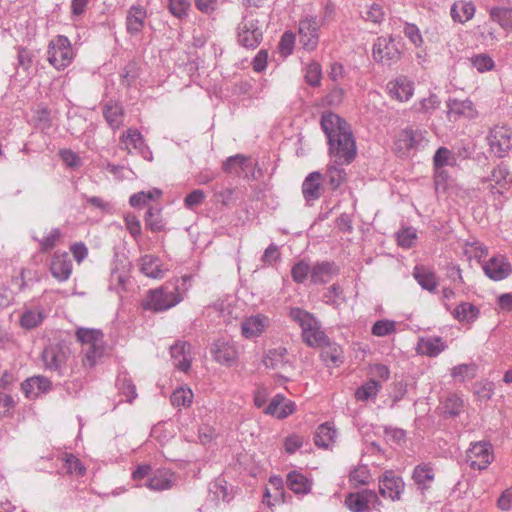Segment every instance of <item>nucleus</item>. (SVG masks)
Segmentation results:
<instances>
[{"label":"nucleus","instance_id":"obj_1","mask_svg":"<svg viewBox=\"0 0 512 512\" xmlns=\"http://www.w3.org/2000/svg\"><path fill=\"white\" fill-rule=\"evenodd\" d=\"M320 124L328 139L329 154L334 161L328 165L326 177L331 188L336 190L346 178L342 166L350 164L356 156V143L350 125L339 115L333 112L323 113Z\"/></svg>","mask_w":512,"mask_h":512},{"label":"nucleus","instance_id":"obj_2","mask_svg":"<svg viewBox=\"0 0 512 512\" xmlns=\"http://www.w3.org/2000/svg\"><path fill=\"white\" fill-rule=\"evenodd\" d=\"M289 315L301 327L303 341L308 346H323L327 343V335L321 329L320 322L313 314L301 308H292Z\"/></svg>","mask_w":512,"mask_h":512},{"label":"nucleus","instance_id":"obj_3","mask_svg":"<svg viewBox=\"0 0 512 512\" xmlns=\"http://www.w3.org/2000/svg\"><path fill=\"white\" fill-rule=\"evenodd\" d=\"M75 57L72 45L68 37L57 35L48 45L47 60L57 70L68 67Z\"/></svg>","mask_w":512,"mask_h":512},{"label":"nucleus","instance_id":"obj_4","mask_svg":"<svg viewBox=\"0 0 512 512\" xmlns=\"http://www.w3.org/2000/svg\"><path fill=\"white\" fill-rule=\"evenodd\" d=\"M181 301L182 297L178 291V287L176 285L166 284L158 289L149 291L144 308L156 312L164 311L176 306Z\"/></svg>","mask_w":512,"mask_h":512},{"label":"nucleus","instance_id":"obj_5","mask_svg":"<svg viewBox=\"0 0 512 512\" xmlns=\"http://www.w3.org/2000/svg\"><path fill=\"white\" fill-rule=\"evenodd\" d=\"M263 33L259 20L252 14L246 13L237 27V41L245 48H256L262 41Z\"/></svg>","mask_w":512,"mask_h":512},{"label":"nucleus","instance_id":"obj_6","mask_svg":"<svg viewBox=\"0 0 512 512\" xmlns=\"http://www.w3.org/2000/svg\"><path fill=\"white\" fill-rule=\"evenodd\" d=\"M69 356L70 349L64 342H51L42 352V361L46 369L62 375Z\"/></svg>","mask_w":512,"mask_h":512},{"label":"nucleus","instance_id":"obj_7","mask_svg":"<svg viewBox=\"0 0 512 512\" xmlns=\"http://www.w3.org/2000/svg\"><path fill=\"white\" fill-rule=\"evenodd\" d=\"M77 339L85 345V356L90 366L96 364V359L103 353V333L96 329L79 328Z\"/></svg>","mask_w":512,"mask_h":512},{"label":"nucleus","instance_id":"obj_8","mask_svg":"<svg viewBox=\"0 0 512 512\" xmlns=\"http://www.w3.org/2000/svg\"><path fill=\"white\" fill-rule=\"evenodd\" d=\"M487 141L491 153L503 158L512 149V130L505 126H495L490 129Z\"/></svg>","mask_w":512,"mask_h":512},{"label":"nucleus","instance_id":"obj_9","mask_svg":"<svg viewBox=\"0 0 512 512\" xmlns=\"http://www.w3.org/2000/svg\"><path fill=\"white\" fill-rule=\"evenodd\" d=\"M493 460V447L488 442L472 443L466 453V461L472 469L485 470Z\"/></svg>","mask_w":512,"mask_h":512},{"label":"nucleus","instance_id":"obj_10","mask_svg":"<svg viewBox=\"0 0 512 512\" xmlns=\"http://www.w3.org/2000/svg\"><path fill=\"white\" fill-rule=\"evenodd\" d=\"M372 54L375 61L385 65H391L400 58V52L391 36L378 37L374 42Z\"/></svg>","mask_w":512,"mask_h":512},{"label":"nucleus","instance_id":"obj_11","mask_svg":"<svg viewBox=\"0 0 512 512\" xmlns=\"http://www.w3.org/2000/svg\"><path fill=\"white\" fill-rule=\"evenodd\" d=\"M428 142L426 130L407 127L398 135L396 145L401 150H419L423 149Z\"/></svg>","mask_w":512,"mask_h":512},{"label":"nucleus","instance_id":"obj_12","mask_svg":"<svg viewBox=\"0 0 512 512\" xmlns=\"http://www.w3.org/2000/svg\"><path fill=\"white\" fill-rule=\"evenodd\" d=\"M319 23L315 17L307 16L299 23V42L304 49L314 50L319 41Z\"/></svg>","mask_w":512,"mask_h":512},{"label":"nucleus","instance_id":"obj_13","mask_svg":"<svg viewBox=\"0 0 512 512\" xmlns=\"http://www.w3.org/2000/svg\"><path fill=\"white\" fill-rule=\"evenodd\" d=\"M270 325V319L264 314L246 317L241 322V335L247 340L260 337Z\"/></svg>","mask_w":512,"mask_h":512},{"label":"nucleus","instance_id":"obj_14","mask_svg":"<svg viewBox=\"0 0 512 512\" xmlns=\"http://www.w3.org/2000/svg\"><path fill=\"white\" fill-rule=\"evenodd\" d=\"M404 482L400 476H397L392 471H386L379 480V492L392 501L400 499L404 491Z\"/></svg>","mask_w":512,"mask_h":512},{"label":"nucleus","instance_id":"obj_15","mask_svg":"<svg viewBox=\"0 0 512 512\" xmlns=\"http://www.w3.org/2000/svg\"><path fill=\"white\" fill-rule=\"evenodd\" d=\"M483 270L488 278L494 281H501L511 274L512 267L505 256L497 255L490 258L483 265Z\"/></svg>","mask_w":512,"mask_h":512},{"label":"nucleus","instance_id":"obj_16","mask_svg":"<svg viewBox=\"0 0 512 512\" xmlns=\"http://www.w3.org/2000/svg\"><path fill=\"white\" fill-rule=\"evenodd\" d=\"M339 266L333 261H317L311 266L310 281L314 285L328 283L339 274Z\"/></svg>","mask_w":512,"mask_h":512},{"label":"nucleus","instance_id":"obj_17","mask_svg":"<svg viewBox=\"0 0 512 512\" xmlns=\"http://www.w3.org/2000/svg\"><path fill=\"white\" fill-rule=\"evenodd\" d=\"M211 353L216 362L227 366L235 363L238 357L234 344L224 339H219L212 344Z\"/></svg>","mask_w":512,"mask_h":512},{"label":"nucleus","instance_id":"obj_18","mask_svg":"<svg viewBox=\"0 0 512 512\" xmlns=\"http://www.w3.org/2000/svg\"><path fill=\"white\" fill-rule=\"evenodd\" d=\"M176 475L168 469H158L146 483L145 487L155 492H162L171 489L176 483Z\"/></svg>","mask_w":512,"mask_h":512},{"label":"nucleus","instance_id":"obj_19","mask_svg":"<svg viewBox=\"0 0 512 512\" xmlns=\"http://www.w3.org/2000/svg\"><path fill=\"white\" fill-rule=\"evenodd\" d=\"M171 358L173 365L183 371L187 372L191 367L192 354L191 345L185 341H177L170 348Z\"/></svg>","mask_w":512,"mask_h":512},{"label":"nucleus","instance_id":"obj_20","mask_svg":"<svg viewBox=\"0 0 512 512\" xmlns=\"http://www.w3.org/2000/svg\"><path fill=\"white\" fill-rule=\"evenodd\" d=\"M121 142L125 145L129 153L134 149L143 158L151 160V151L145 144L142 134L137 129H128L122 135Z\"/></svg>","mask_w":512,"mask_h":512},{"label":"nucleus","instance_id":"obj_21","mask_svg":"<svg viewBox=\"0 0 512 512\" xmlns=\"http://www.w3.org/2000/svg\"><path fill=\"white\" fill-rule=\"evenodd\" d=\"M147 18V9L140 5H132L126 15V30L130 35H138L142 32L145 20Z\"/></svg>","mask_w":512,"mask_h":512},{"label":"nucleus","instance_id":"obj_22","mask_svg":"<svg viewBox=\"0 0 512 512\" xmlns=\"http://www.w3.org/2000/svg\"><path fill=\"white\" fill-rule=\"evenodd\" d=\"M50 272L60 282L68 280L72 273V263L68 253L55 252L51 259Z\"/></svg>","mask_w":512,"mask_h":512},{"label":"nucleus","instance_id":"obj_23","mask_svg":"<svg viewBox=\"0 0 512 512\" xmlns=\"http://www.w3.org/2000/svg\"><path fill=\"white\" fill-rule=\"evenodd\" d=\"M390 96L398 101H408L414 93L413 82L404 76H400L387 84Z\"/></svg>","mask_w":512,"mask_h":512},{"label":"nucleus","instance_id":"obj_24","mask_svg":"<svg viewBox=\"0 0 512 512\" xmlns=\"http://www.w3.org/2000/svg\"><path fill=\"white\" fill-rule=\"evenodd\" d=\"M294 410L295 404L292 401L287 400L281 394H277L265 408L264 413L278 419H284L292 414Z\"/></svg>","mask_w":512,"mask_h":512},{"label":"nucleus","instance_id":"obj_25","mask_svg":"<svg viewBox=\"0 0 512 512\" xmlns=\"http://www.w3.org/2000/svg\"><path fill=\"white\" fill-rule=\"evenodd\" d=\"M322 174L320 172L310 173L302 184V194L307 202L318 200L321 196Z\"/></svg>","mask_w":512,"mask_h":512},{"label":"nucleus","instance_id":"obj_26","mask_svg":"<svg viewBox=\"0 0 512 512\" xmlns=\"http://www.w3.org/2000/svg\"><path fill=\"white\" fill-rule=\"evenodd\" d=\"M450 313L459 323L471 325L478 319L480 310L470 302H461Z\"/></svg>","mask_w":512,"mask_h":512},{"label":"nucleus","instance_id":"obj_27","mask_svg":"<svg viewBox=\"0 0 512 512\" xmlns=\"http://www.w3.org/2000/svg\"><path fill=\"white\" fill-rule=\"evenodd\" d=\"M50 388V380L43 376H34L21 383V389L27 398H36Z\"/></svg>","mask_w":512,"mask_h":512},{"label":"nucleus","instance_id":"obj_28","mask_svg":"<svg viewBox=\"0 0 512 512\" xmlns=\"http://www.w3.org/2000/svg\"><path fill=\"white\" fill-rule=\"evenodd\" d=\"M447 345L441 337L428 336L420 338L417 351L422 355L436 357L446 349Z\"/></svg>","mask_w":512,"mask_h":512},{"label":"nucleus","instance_id":"obj_29","mask_svg":"<svg viewBox=\"0 0 512 512\" xmlns=\"http://www.w3.org/2000/svg\"><path fill=\"white\" fill-rule=\"evenodd\" d=\"M433 162L436 173V182L438 183L439 178L445 180L447 177L442 168L445 166H454L456 164V157L446 147H440L433 157Z\"/></svg>","mask_w":512,"mask_h":512},{"label":"nucleus","instance_id":"obj_30","mask_svg":"<svg viewBox=\"0 0 512 512\" xmlns=\"http://www.w3.org/2000/svg\"><path fill=\"white\" fill-rule=\"evenodd\" d=\"M266 368L282 371L288 364L287 349L285 347H277L268 350L263 358Z\"/></svg>","mask_w":512,"mask_h":512},{"label":"nucleus","instance_id":"obj_31","mask_svg":"<svg viewBox=\"0 0 512 512\" xmlns=\"http://www.w3.org/2000/svg\"><path fill=\"white\" fill-rule=\"evenodd\" d=\"M251 159L245 157L243 155H234L229 157L226 162L223 164V170L230 174H235L237 176H242L245 174L247 177V170L252 168Z\"/></svg>","mask_w":512,"mask_h":512},{"label":"nucleus","instance_id":"obj_32","mask_svg":"<svg viewBox=\"0 0 512 512\" xmlns=\"http://www.w3.org/2000/svg\"><path fill=\"white\" fill-rule=\"evenodd\" d=\"M141 272L147 277L161 279L165 276L166 269L162 268L161 261L153 255H144L140 259Z\"/></svg>","mask_w":512,"mask_h":512},{"label":"nucleus","instance_id":"obj_33","mask_svg":"<svg viewBox=\"0 0 512 512\" xmlns=\"http://www.w3.org/2000/svg\"><path fill=\"white\" fill-rule=\"evenodd\" d=\"M450 14L455 22L465 23L473 18L475 6L471 1H456L451 6Z\"/></svg>","mask_w":512,"mask_h":512},{"label":"nucleus","instance_id":"obj_34","mask_svg":"<svg viewBox=\"0 0 512 512\" xmlns=\"http://www.w3.org/2000/svg\"><path fill=\"white\" fill-rule=\"evenodd\" d=\"M413 276L417 283L429 292H434L438 286L437 277L434 272L423 267L416 266L413 271Z\"/></svg>","mask_w":512,"mask_h":512},{"label":"nucleus","instance_id":"obj_35","mask_svg":"<svg viewBox=\"0 0 512 512\" xmlns=\"http://www.w3.org/2000/svg\"><path fill=\"white\" fill-rule=\"evenodd\" d=\"M335 438V428L331 425V423L326 422L318 426L315 432L314 442L316 446L327 449L331 444L334 443Z\"/></svg>","mask_w":512,"mask_h":512},{"label":"nucleus","instance_id":"obj_36","mask_svg":"<svg viewBox=\"0 0 512 512\" xmlns=\"http://www.w3.org/2000/svg\"><path fill=\"white\" fill-rule=\"evenodd\" d=\"M435 473L429 463L417 465L412 474L415 483L422 489L429 488L430 484L434 481Z\"/></svg>","mask_w":512,"mask_h":512},{"label":"nucleus","instance_id":"obj_37","mask_svg":"<svg viewBox=\"0 0 512 512\" xmlns=\"http://www.w3.org/2000/svg\"><path fill=\"white\" fill-rule=\"evenodd\" d=\"M103 115L112 129H118L123 122V108L116 102H110L105 105Z\"/></svg>","mask_w":512,"mask_h":512},{"label":"nucleus","instance_id":"obj_38","mask_svg":"<svg viewBox=\"0 0 512 512\" xmlns=\"http://www.w3.org/2000/svg\"><path fill=\"white\" fill-rule=\"evenodd\" d=\"M287 485L296 494H307L311 490L308 479L297 471L288 474Z\"/></svg>","mask_w":512,"mask_h":512},{"label":"nucleus","instance_id":"obj_39","mask_svg":"<svg viewBox=\"0 0 512 512\" xmlns=\"http://www.w3.org/2000/svg\"><path fill=\"white\" fill-rule=\"evenodd\" d=\"M45 315L41 307L35 309H27L23 312L20 318V324L26 329H33L42 323Z\"/></svg>","mask_w":512,"mask_h":512},{"label":"nucleus","instance_id":"obj_40","mask_svg":"<svg viewBox=\"0 0 512 512\" xmlns=\"http://www.w3.org/2000/svg\"><path fill=\"white\" fill-rule=\"evenodd\" d=\"M63 233L59 228H52L45 236L41 239L33 237L35 241L39 243L40 251L47 252L55 248L62 240Z\"/></svg>","mask_w":512,"mask_h":512},{"label":"nucleus","instance_id":"obj_41","mask_svg":"<svg viewBox=\"0 0 512 512\" xmlns=\"http://www.w3.org/2000/svg\"><path fill=\"white\" fill-rule=\"evenodd\" d=\"M491 20L498 23L503 29H512V8L493 7L489 11Z\"/></svg>","mask_w":512,"mask_h":512},{"label":"nucleus","instance_id":"obj_42","mask_svg":"<svg viewBox=\"0 0 512 512\" xmlns=\"http://www.w3.org/2000/svg\"><path fill=\"white\" fill-rule=\"evenodd\" d=\"M315 348H321V358L325 363L331 362L333 364H337L338 362H341V347L336 343H331L328 337L327 343L323 346H316Z\"/></svg>","mask_w":512,"mask_h":512},{"label":"nucleus","instance_id":"obj_43","mask_svg":"<svg viewBox=\"0 0 512 512\" xmlns=\"http://www.w3.org/2000/svg\"><path fill=\"white\" fill-rule=\"evenodd\" d=\"M448 107L451 112L466 117H472L475 111L473 102L469 99H449Z\"/></svg>","mask_w":512,"mask_h":512},{"label":"nucleus","instance_id":"obj_44","mask_svg":"<svg viewBox=\"0 0 512 512\" xmlns=\"http://www.w3.org/2000/svg\"><path fill=\"white\" fill-rule=\"evenodd\" d=\"M162 195L160 189L154 188L149 191H141L130 196L129 203L133 207L145 205L149 201L155 200Z\"/></svg>","mask_w":512,"mask_h":512},{"label":"nucleus","instance_id":"obj_45","mask_svg":"<svg viewBox=\"0 0 512 512\" xmlns=\"http://www.w3.org/2000/svg\"><path fill=\"white\" fill-rule=\"evenodd\" d=\"M311 266L307 261L300 260L296 262L291 269V277L297 284H303L308 276H311Z\"/></svg>","mask_w":512,"mask_h":512},{"label":"nucleus","instance_id":"obj_46","mask_svg":"<svg viewBox=\"0 0 512 512\" xmlns=\"http://www.w3.org/2000/svg\"><path fill=\"white\" fill-rule=\"evenodd\" d=\"M145 224L152 232H160L164 229L165 223L160 210L150 207L145 216Z\"/></svg>","mask_w":512,"mask_h":512},{"label":"nucleus","instance_id":"obj_47","mask_svg":"<svg viewBox=\"0 0 512 512\" xmlns=\"http://www.w3.org/2000/svg\"><path fill=\"white\" fill-rule=\"evenodd\" d=\"M116 385L119 391L126 397V401L132 403L137 397L136 387L132 380L126 375H120L117 377Z\"/></svg>","mask_w":512,"mask_h":512},{"label":"nucleus","instance_id":"obj_48","mask_svg":"<svg viewBox=\"0 0 512 512\" xmlns=\"http://www.w3.org/2000/svg\"><path fill=\"white\" fill-rule=\"evenodd\" d=\"M396 332V322L389 319H381L376 321L372 328L371 333L377 337H385L392 335Z\"/></svg>","mask_w":512,"mask_h":512},{"label":"nucleus","instance_id":"obj_49","mask_svg":"<svg viewBox=\"0 0 512 512\" xmlns=\"http://www.w3.org/2000/svg\"><path fill=\"white\" fill-rule=\"evenodd\" d=\"M380 384L378 381L372 379L356 390L355 396L358 400L366 401L370 398H375L379 392Z\"/></svg>","mask_w":512,"mask_h":512},{"label":"nucleus","instance_id":"obj_50","mask_svg":"<svg viewBox=\"0 0 512 512\" xmlns=\"http://www.w3.org/2000/svg\"><path fill=\"white\" fill-rule=\"evenodd\" d=\"M63 469L67 474H72L76 476H83L86 468L83 466L81 461L74 456L73 454H67L63 459Z\"/></svg>","mask_w":512,"mask_h":512},{"label":"nucleus","instance_id":"obj_51","mask_svg":"<svg viewBox=\"0 0 512 512\" xmlns=\"http://www.w3.org/2000/svg\"><path fill=\"white\" fill-rule=\"evenodd\" d=\"M171 403L176 407H188L192 403L193 393L190 389L180 388L171 395Z\"/></svg>","mask_w":512,"mask_h":512},{"label":"nucleus","instance_id":"obj_52","mask_svg":"<svg viewBox=\"0 0 512 512\" xmlns=\"http://www.w3.org/2000/svg\"><path fill=\"white\" fill-rule=\"evenodd\" d=\"M322 78L321 66L317 62L309 63L305 68V80L313 87L320 85Z\"/></svg>","mask_w":512,"mask_h":512},{"label":"nucleus","instance_id":"obj_53","mask_svg":"<svg viewBox=\"0 0 512 512\" xmlns=\"http://www.w3.org/2000/svg\"><path fill=\"white\" fill-rule=\"evenodd\" d=\"M345 503L353 512H365L369 508L368 499L363 494H350Z\"/></svg>","mask_w":512,"mask_h":512},{"label":"nucleus","instance_id":"obj_54","mask_svg":"<svg viewBox=\"0 0 512 512\" xmlns=\"http://www.w3.org/2000/svg\"><path fill=\"white\" fill-rule=\"evenodd\" d=\"M463 406L462 399L456 394L448 395L443 402L444 413L450 416L459 415L461 408Z\"/></svg>","mask_w":512,"mask_h":512},{"label":"nucleus","instance_id":"obj_55","mask_svg":"<svg viewBox=\"0 0 512 512\" xmlns=\"http://www.w3.org/2000/svg\"><path fill=\"white\" fill-rule=\"evenodd\" d=\"M128 280L129 276L125 268L120 269L118 264L115 263L111 268V284L116 285V289L125 290Z\"/></svg>","mask_w":512,"mask_h":512},{"label":"nucleus","instance_id":"obj_56","mask_svg":"<svg viewBox=\"0 0 512 512\" xmlns=\"http://www.w3.org/2000/svg\"><path fill=\"white\" fill-rule=\"evenodd\" d=\"M191 6L190 0H169L168 8L172 15L183 18Z\"/></svg>","mask_w":512,"mask_h":512},{"label":"nucleus","instance_id":"obj_57","mask_svg":"<svg viewBox=\"0 0 512 512\" xmlns=\"http://www.w3.org/2000/svg\"><path fill=\"white\" fill-rule=\"evenodd\" d=\"M124 222H125L126 229L129 231L130 235L135 240H137L141 236V233H142L141 223H140L139 219L137 218V216L134 214L128 213L124 217Z\"/></svg>","mask_w":512,"mask_h":512},{"label":"nucleus","instance_id":"obj_58","mask_svg":"<svg viewBox=\"0 0 512 512\" xmlns=\"http://www.w3.org/2000/svg\"><path fill=\"white\" fill-rule=\"evenodd\" d=\"M475 366L473 364H460L452 368L451 376L455 380L463 381L467 377H473Z\"/></svg>","mask_w":512,"mask_h":512},{"label":"nucleus","instance_id":"obj_59","mask_svg":"<svg viewBox=\"0 0 512 512\" xmlns=\"http://www.w3.org/2000/svg\"><path fill=\"white\" fill-rule=\"evenodd\" d=\"M362 16L367 21L380 23L384 18V12L379 4L374 3L367 7L365 11H362Z\"/></svg>","mask_w":512,"mask_h":512},{"label":"nucleus","instance_id":"obj_60","mask_svg":"<svg viewBox=\"0 0 512 512\" xmlns=\"http://www.w3.org/2000/svg\"><path fill=\"white\" fill-rule=\"evenodd\" d=\"M473 67L479 72H486L494 67V61L491 57L485 54H479L471 58Z\"/></svg>","mask_w":512,"mask_h":512},{"label":"nucleus","instance_id":"obj_61","mask_svg":"<svg viewBox=\"0 0 512 512\" xmlns=\"http://www.w3.org/2000/svg\"><path fill=\"white\" fill-rule=\"evenodd\" d=\"M403 32L414 46L420 47L423 44L421 32L416 25L405 23Z\"/></svg>","mask_w":512,"mask_h":512},{"label":"nucleus","instance_id":"obj_62","mask_svg":"<svg viewBox=\"0 0 512 512\" xmlns=\"http://www.w3.org/2000/svg\"><path fill=\"white\" fill-rule=\"evenodd\" d=\"M295 36L291 32H285L279 42V52L283 57L289 56L294 47Z\"/></svg>","mask_w":512,"mask_h":512},{"label":"nucleus","instance_id":"obj_63","mask_svg":"<svg viewBox=\"0 0 512 512\" xmlns=\"http://www.w3.org/2000/svg\"><path fill=\"white\" fill-rule=\"evenodd\" d=\"M343 289L339 284H333L324 294L323 298L326 304L336 306L339 304L338 300L342 298Z\"/></svg>","mask_w":512,"mask_h":512},{"label":"nucleus","instance_id":"obj_64","mask_svg":"<svg viewBox=\"0 0 512 512\" xmlns=\"http://www.w3.org/2000/svg\"><path fill=\"white\" fill-rule=\"evenodd\" d=\"M235 189L226 187L215 193L214 197L217 202H220L224 206H228L235 201L234 198Z\"/></svg>","mask_w":512,"mask_h":512}]
</instances>
